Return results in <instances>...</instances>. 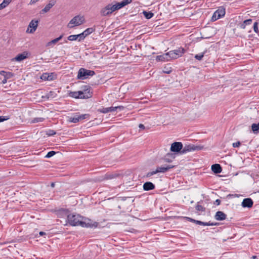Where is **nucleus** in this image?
<instances>
[{"mask_svg": "<svg viewBox=\"0 0 259 259\" xmlns=\"http://www.w3.org/2000/svg\"><path fill=\"white\" fill-rule=\"evenodd\" d=\"M258 23L257 22H255L253 23V30H254V32H255L256 33L258 32Z\"/></svg>", "mask_w": 259, "mask_h": 259, "instance_id": "41", "label": "nucleus"}, {"mask_svg": "<svg viewBox=\"0 0 259 259\" xmlns=\"http://www.w3.org/2000/svg\"><path fill=\"white\" fill-rule=\"evenodd\" d=\"M115 11L116 9L114 5L108 4L101 10L100 14L102 16H107Z\"/></svg>", "mask_w": 259, "mask_h": 259, "instance_id": "6", "label": "nucleus"}, {"mask_svg": "<svg viewBox=\"0 0 259 259\" xmlns=\"http://www.w3.org/2000/svg\"><path fill=\"white\" fill-rule=\"evenodd\" d=\"M251 130L254 134H257L259 133V122L252 124Z\"/></svg>", "mask_w": 259, "mask_h": 259, "instance_id": "23", "label": "nucleus"}, {"mask_svg": "<svg viewBox=\"0 0 259 259\" xmlns=\"http://www.w3.org/2000/svg\"><path fill=\"white\" fill-rule=\"evenodd\" d=\"M174 167L175 166L174 165H167L165 166L157 167V169L158 172L164 173Z\"/></svg>", "mask_w": 259, "mask_h": 259, "instance_id": "17", "label": "nucleus"}, {"mask_svg": "<svg viewBox=\"0 0 259 259\" xmlns=\"http://www.w3.org/2000/svg\"><path fill=\"white\" fill-rule=\"evenodd\" d=\"M95 28H93L92 27H90V28H88L86 29L83 31V32H84V33L85 34V36H86V37H87V36H88L90 34L92 33L94 31H95Z\"/></svg>", "mask_w": 259, "mask_h": 259, "instance_id": "30", "label": "nucleus"}, {"mask_svg": "<svg viewBox=\"0 0 259 259\" xmlns=\"http://www.w3.org/2000/svg\"><path fill=\"white\" fill-rule=\"evenodd\" d=\"M225 9L222 7H220L218 9L215 11L212 15L211 17V21H215L223 17L225 15Z\"/></svg>", "mask_w": 259, "mask_h": 259, "instance_id": "7", "label": "nucleus"}, {"mask_svg": "<svg viewBox=\"0 0 259 259\" xmlns=\"http://www.w3.org/2000/svg\"><path fill=\"white\" fill-rule=\"evenodd\" d=\"M80 94L79 91L77 92H70L69 93V96L73 98L80 99Z\"/></svg>", "mask_w": 259, "mask_h": 259, "instance_id": "26", "label": "nucleus"}, {"mask_svg": "<svg viewBox=\"0 0 259 259\" xmlns=\"http://www.w3.org/2000/svg\"><path fill=\"white\" fill-rule=\"evenodd\" d=\"M240 145V142H237L233 144V146L234 148L238 147Z\"/></svg>", "mask_w": 259, "mask_h": 259, "instance_id": "47", "label": "nucleus"}, {"mask_svg": "<svg viewBox=\"0 0 259 259\" xmlns=\"http://www.w3.org/2000/svg\"><path fill=\"white\" fill-rule=\"evenodd\" d=\"M156 60L157 61H168L170 60L167 53L163 55L157 56Z\"/></svg>", "mask_w": 259, "mask_h": 259, "instance_id": "15", "label": "nucleus"}, {"mask_svg": "<svg viewBox=\"0 0 259 259\" xmlns=\"http://www.w3.org/2000/svg\"><path fill=\"white\" fill-rule=\"evenodd\" d=\"M226 217V214L221 211H217L215 215V219L218 221L225 220Z\"/></svg>", "mask_w": 259, "mask_h": 259, "instance_id": "14", "label": "nucleus"}, {"mask_svg": "<svg viewBox=\"0 0 259 259\" xmlns=\"http://www.w3.org/2000/svg\"><path fill=\"white\" fill-rule=\"evenodd\" d=\"M80 99H89L92 96V92L90 87H85L82 91H79Z\"/></svg>", "mask_w": 259, "mask_h": 259, "instance_id": "9", "label": "nucleus"}, {"mask_svg": "<svg viewBox=\"0 0 259 259\" xmlns=\"http://www.w3.org/2000/svg\"><path fill=\"white\" fill-rule=\"evenodd\" d=\"M114 5L115 6L116 10H119L122 8V7L125 6V5L124 4L122 1L120 3H117Z\"/></svg>", "mask_w": 259, "mask_h": 259, "instance_id": "32", "label": "nucleus"}, {"mask_svg": "<svg viewBox=\"0 0 259 259\" xmlns=\"http://www.w3.org/2000/svg\"><path fill=\"white\" fill-rule=\"evenodd\" d=\"M196 224L199 225H203V226H216L218 224L217 223H210L209 222H201L200 221L197 220L196 221Z\"/></svg>", "mask_w": 259, "mask_h": 259, "instance_id": "24", "label": "nucleus"}, {"mask_svg": "<svg viewBox=\"0 0 259 259\" xmlns=\"http://www.w3.org/2000/svg\"><path fill=\"white\" fill-rule=\"evenodd\" d=\"M41 78L44 80H52L53 79V74L51 73V74L49 73H44Z\"/></svg>", "mask_w": 259, "mask_h": 259, "instance_id": "22", "label": "nucleus"}, {"mask_svg": "<svg viewBox=\"0 0 259 259\" xmlns=\"http://www.w3.org/2000/svg\"><path fill=\"white\" fill-rule=\"evenodd\" d=\"M244 22L245 25H248L251 24V23L252 22V19H249L244 21Z\"/></svg>", "mask_w": 259, "mask_h": 259, "instance_id": "44", "label": "nucleus"}, {"mask_svg": "<svg viewBox=\"0 0 259 259\" xmlns=\"http://www.w3.org/2000/svg\"><path fill=\"white\" fill-rule=\"evenodd\" d=\"M85 22L84 16L77 15L71 19L67 24V27L72 28L75 26L81 25Z\"/></svg>", "mask_w": 259, "mask_h": 259, "instance_id": "2", "label": "nucleus"}, {"mask_svg": "<svg viewBox=\"0 0 259 259\" xmlns=\"http://www.w3.org/2000/svg\"><path fill=\"white\" fill-rule=\"evenodd\" d=\"M139 127L140 128H142V129H144L145 128V126L143 124H140Z\"/></svg>", "mask_w": 259, "mask_h": 259, "instance_id": "53", "label": "nucleus"}, {"mask_svg": "<svg viewBox=\"0 0 259 259\" xmlns=\"http://www.w3.org/2000/svg\"><path fill=\"white\" fill-rule=\"evenodd\" d=\"M77 116H78V113H76L72 117H69L68 121L70 122L77 123L80 121L79 118H77Z\"/></svg>", "mask_w": 259, "mask_h": 259, "instance_id": "25", "label": "nucleus"}, {"mask_svg": "<svg viewBox=\"0 0 259 259\" xmlns=\"http://www.w3.org/2000/svg\"><path fill=\"white\" fill-rule=\"evenodd\" d=\"M256 258H258V256L256 255H252L251 257V259H256Z\"/></svg>", "mask_w": 259, "mask_h": 259, "instance_id": "54", "label": "nucleus"}, {"mask_svg": "<svg viewBox=\"0 0 259 259\" xmlns=\"http://www.w3.org/2000/svg\"><path fill=\"white\" fill-rule=\"evenodd\" d=\"M6 82H7V79H6V78H5L4 79H3V80H2V83H3L5 84V83H6Z\"/></svg>", "mask_w": 259, "mask_h": 259, "instance_id": "56", "label": "nucleus"}, {"mask_svg": "<svg viewBox=\"0 0 259 259\" xmlns=\"http://www.w3.org/2000/svg\"><path fill=\"white\" fill-rule=\"evenodd\" d=\"M158 173V171L157 170V168L155 169V170H153V171H150V172H148L147 175H146V177L147 178H149V177H151L152 176L155 175V174H156Z\"/></svg>", "mask_w": 259, "mask_h": 259, "instance_id": "38", "label": "nucleus"}, {"mask_svg": "<svg viewBox=\"0 0 259 259\" xmlns=\"http://www.w3.org/2000/svg\"><path fill=\"white\" fill-rule=\"evenodd\" d=\"M55 184L54 183H52L51 184V186L52 188H54L55 187Z\"/></svg>", "mask_w": 259, "mask_h": 259, "instance_id": "57", "label": "nucleus"}, {"mask_svg": "<svg viewBox=\"0 0 259 259\" xmlns=\"http://www.w3.org/2000/svg\"><path fill=\"white\" fill-rule=\"evenodd\" d=\"M56 154V152L54 151H51L49 152L46 155V158H50L54 156Z\"/></svg>", "mask_w": 259, "mask_h": 259, "instance_id": "43", "label": "nucleus"}, {"mask_svg": "<svg viewBox=\"0 0 259 259\" xmlns=\"http://www.w3.org/2000/svg\"><path fill=\"white\" fill-rule=\"evenodd\" d=\"M221 203V200L220 199H217L215 201V202H214V204H217V205H220Z\"/></svg>", "mask_w": 259, "mask_h": 259, "instance_id": "52", "label": "nucleus"}, {"mask_svg": "<svg viewBox=\"0 0 259 259\" xmlns=\"http://www.w3.org/2000/svg\"><path fill=\"white\" fill-rule=\"evenodd\" d=\"M56 134V132L52 130H49L47 132V135L49 136H54Z\"/></svg>", "mask_w": 259, "mask_h": 259, "instance_id": "42", "label": "nucleus"}, {"mask_svg": "<svg viewBox=\"0 0 259 259\" xmlns=\"http://www.w3.org/2000/svg\"><path fill=\"white\" fill-rule=\"evenodd\" d=\"M55 4V1L52 0L50 1L49 3L47 4L45 7L42 10V12L44 13H47L50 11V10L54 6Z\"/></svg>", "mask_w": 259, "mask_h": 259, "instance_id": "18", "label": "nucleus"}, {"mask_svg": "<svg viewBox=\"0 0 259 259\" xmlns=\"http://www.w3.org/2000/svg\"><path fill=\"white\" fill-rule=\"evenodd\" d=\"M158 173V171L157 170V168L155 169V170H153V171H150V172H148L147 175H146V177L147 178H149V177H151L152 176L155 175V174H156Z\"/></svg>", "mask_w": 259, "mask_h": 259, "instance_id": "39", "label": "nucleus"}, {"mask_svg": "<svg viewBox=\"0 0 259 259\" xmlns=\"http://www.w3.org/2000/svg\"><path fill=\"white\" fill-rule=\"evenodd\" d=\"M185 52V50L183 48H179L172 51L167 52L170 60L171 59H176L182 56Z\"/></svg>", "mask_w": 259, "mask_h": 259, "instance_id": "5", "label": "nucleus"}, {"mask_svg": "<svg viewBox=\"0 0 259 259\" xmlns=\"http://www.w3.org/2000/svg\"><path fill=\"white\" fill-rule=\"evenodd\" d=\"M98 225V223L97 222H93L88 218H84L82 217L79 226H80L82 227L93 228H97Z\"/></svg>", "mask_w": 259, "mask_h": 259, "instance_id": "4", "label": "nucleus"}, {"mask_svg": "<svg viewBox=\"0 0 259 259\" xmlns=\"http://www.w3.org/2000/svg\"><path fill=\"white\" fill-rule=\"evenodd\" d=\"M56 96L57 94L55 92L50 91L47 93L44 96H42V98L46 99H49L50 98H54L56 97Z\"/></svg>", "mask_w": 259, "mask_h": 259, "instance_id": "21", "label": "nucleus"}, {"mask_svg": "<svg viewBox=\"0 0 259 259\" xmlns=\"http://www.w3.org/2000/svg\"><path fill=\"white\" fill-rule=\"evenodd\" d=\"M143 14L145 17L147 19L151 18L154 15V14L151 12H147L146 11H144L143 12Z\"/></svg>", "mask_w": 259, "mask_h": 259, "instance_id": "29", "label": "nucleus"}, {"mask_svg": "<svg viewBox=\"0 0 259 259\" xmlns=\"http://www.w3.org/2000/svg\"><path fill=\"white\" fill-rule=\"evenodd\" d=\"M68 40L70 41H74L78 40L77 35H70L67 37Z\"/></svg>", "mask_w": 259, "mask_h": 259, "instance_id": "37", "label": "nucleus"}, {"mask_svg": "<svg viewBox=\"0 0 259 259\" xmlns=\"http://www.w3.org/2000/svg\"><path fill=\"white\" fill-rule=\"evenodd\" d=\"M63 37V35H60L59 37L55 38V39H54L53 40H52L51 41H50L49 43H48V45H50V44H56V42H57L58 41H59L60 39H61V38H62Z\"/></svg>", "mask_w": 259, "mask_h": 259, "instance_id": "36", "label": "nucleus"}, {"mask_svg": "<svg viewBox=\"0 0 259 259\" xmlns=\"http://www.w3.org/2000/svg\"><path fill=\"white\" fill-rule=\"evenodd\" d=\"M27 58V56L24 53H22L18 55L15 58V60L17 61H21Z\"/></svg>", "mask_w": 259, "mask_h": 259, "instance_id": "27", "label": "nucleus"}, {"mask_svg": "<svg viewBox=\"0 0 259 259\" xmlns=\"http://www.w3.org/2000/svg\"><path fill=\"white\" fill-rule=\"evenodd\" d=\"M205 54V52H203L198 54H196L195 55L194 58L199 61H200L202 59L204 55Z\"/></svg>", "mask_w": 259, "mask_h": 259, "instance_id": "34", "label": "nucleus"}, {"mask_svg": "<svg viewBox=\"0 0 259 259\" xmlns=\"http://www.w3.org/2000/svg\"><path fill=\"white\" fill-rule=\"evenodd\" d=\"M8 119L9 118L6 117V116H0V122H3Z\"/></svg>", "mask_w": 259, "mask_h": 259, "instance_id": "45", "label": "nucleus"}, {"mask_svg": "<svg viewBox=\"0 0 259 259\" xmlns=\"http://www.w3.org/2000/svg\"><path fill=\"white\" fill-rule=\"evenodd\" d=\"M38 1V0H31L29 3V4L33 5V4H35V3H36Z\"/></svg>", "mask_w": 259, "mask_h": 259, "instance_id": "50", "label": "nucleus"}, {"mask_svg": "<svg viewBox=\"0 0 259 259\" xmlns=\"http://www.w3.org/2000/svg\"><path fill=\"white\" fill-rule=\"evenodd\" d=\"M202 147L199 146H195L192 144L186 145L181 151V154H185L188 152L194 151L195 150H201Z\"/></svg>", "mask_w": 259, "mask_h": 259, "instance_id": "8", "label": "nucleus"}, {"mask_svg": "<svg viewBox=\"0 0 259 259\" xmlns=\"http://www.w3.org/2000/svg\"><path fill=\"white\" fill-rule=\"evenodd\" d=\"M45 120L44 118L42 117H36L34 118L31 120V122L34 123H37V122H41L44 121Z\"/></svg>", "mask_w": 259, "mask_h": 259, "instance_id": "33", "label": "nucleus"}, {"mask_svg": "<svg viewBox=\"0 0 259 259\" xmlns=\"http://www.w3.org/2000/svg\"><path fill=\"white\" fill-rule=\"evenodd\" d=\"M11 0H4L3 2L0 4V10L5 8L10 3Z\"/></svg>", "mask_w": 259, "mask_h": 259, "instance_id": "28", "label": "nucleus"}, {"mask_svg": "<svg viewBox=\"0 0 259 259\" xmlns=\"http://www.w3.org/2000/svg\"><path fill=\"white\" fill-rule=\"evenodd\" d=\"M143 189L145 191H150L153 190L155 188V185L150 182H147L144 184Z\"/></svg>", "mask_w": 259, "mask_h": 259, "instance_id": "16", "label": "nucleus"}, {"mask_svg": "<svg viewBox=\"0 0 259 259\" xmlns=\"http://www.w3.org/2000/svg\"><path fill=\"white\" fill-rule=\"evenodd\" d=\"M39 235H40V236H42V235H44L46 234V233H45V232H44L40 231V232L39 233Z\"/></svg>", "mask_w": 259, "mask_h": 259, "instance_id": "55", "label": "nucleus"}, {"mask_svg": "<svg viewBox=\"0 0 259 259\" xmlns=\"http://www.w3.org/2000/svg\"><path fill=\"white\" fill-rule=\"evenodd\" d=\"M171 71L172 70L171 69H165V68H164V69L163 70V72L166 74H169L171 72Z\"/></svg>", "mask_w": 259, "mask_h": 259, "instance_id": "49", "label": "nucleus"}, {"mask_svg": "<svg viewBox=\"0 0 259 259\" xmlns=\"http://www.w3.org/2000/svg\"><path fill=\"white\" fill-rule=\"evenodd\" d=\"M196 209L198 211H205V208H204L202 205H199V204H197V205L196 206Z\"/></svg>", "mask_w": 259, "mask_h": 259, "instance_id": "40", "label": "nucleus"}, {"mask_svg": "<svg viewBox=\"0 0 259 259\" xmlns=\"http://www.w3.org/2000/svg\"><path fill=\"white\" fill-rule=\"evenodd\" d=\"M38 21L37 20H32L29 23L26 32L33 33H34L38 26Z\"/></svg>", "mask_w": 259, "mask_h": 259, "instance_id": "10", "label": "nucleus"}, {"mask_svg": "<svg viewBox=\"0 0 259 259\" xmlns=\"http://www.w3.org/2000/svg\"><path fill=\"white\" fill-rule=\"evenodd\" d=\"M253 201L250 198H245L242 202V206L243 207H251L253 205Z\"/></svg>", "mask_w": 259, "mask_h": 259, "instance_id": "13", "label": "nucleus"}, {"mask_svg": "<svg viewBox=\"0 0 259 259\" xmlns=\"http://www.w3.org/2000/svg\"><path fill=\"white\" fill-rule=\"evenodd\" d=\"M124 108L123 106H115V107H106V108H102V109H100L99 110V111L101 113H107L108 112H112L115 111H116L117 109L121 110H122Z\"/></svg>", "mask_w": 259, "mask_h": 259, "instance_id": "11", "label": "nucleus"}, {"mask_svg": "<svg viewBox=\"0 0 259 259\" xmlns=\"http://www.w3.org/2000/svg\"><path fill=\"white\" fill-rule=\"evenodd\" d=\"M95 74V72L93 70L80 68L78 72L77 78L83 80L88 78L89 76H92Z\"/></svg>", "mask_w": 259, "mask_h": 259, "instance_id": "3", "label": "nucleus"}, {"mask_svg": "<svg viewBox=\"0 0 259 259\" xmlns=\"http://www.w3.org/2000/svg\"><path fill=\"white\" fill-rule=\"evenodd\" d=\"M211 170L215 174H219L221 173L222 169V167L219 164H214L212 165L211 166Z\"/></svg>", "mask_w": 259, "mask_h": 259, "instance_id": "19", "label": "nucleus"}, {"mask_svg": "<svg viewBox=\"0 0 259 259\" xmlns=\"http://www.w3.org/2000/svg\"><path fill=\"white\" fill-rule=\"evenodd\" d=\"M246 25H245V23H244V22L243 21V23H242L241 25H240V27L242 28V29H245V27H246Z\"/></svg>", "mask_w": 259, "mask_h": 259, "instance_id": "51", "label": "nucleus"}, {"mask_svg": "<svg viewBox=\"0 0 259 259\" xmlns=\"http://www.w3.org/2000/svg\"><path fill=\"white\" fill-rule=\"evenodd\" d=\"M77 36L78 41H81L83 40L86 37V36H85V34L83 32H82V33H81L79 34H77Z\"/></svg>", "mask_w": 259, "mask_h": 259, "instance_id": "35", "label": "nucleus"}, {"mask_svg": "<svg viewBox=\"0 0 259 259\" xmlns=\"http://www.w3.org/2000/svg\"><path fill=\"white\" fill-rule=\"evenodd\" d=\"M175 158V155L173 153H168L164 157V160L166 162H170L172 160Z\"/></svg>", "mask_w": 259, "mask_h": 259, "instance_id": "20", "label": "nucleus"}, {"mask_svg": "<svg viewBox=\"0 0 259 259\" xmlns=\"http://www.w3.org/2000/svg\"><path fill=\"white\" fill-rule=\"evenodd\" d=\"M186 218L187 220L189 221L190 222L195 223V224H196L197 220H195L189 217H186Z\"/></svg>", "mask_w": 259, "mask_h": 259, "instance_id": "46", "label": "nucleus"}, {"mask_svg": "<svg viewBox=\"0 0 259 259\" xmlns=\"http://www.w3.org/2000/svg\"><path fill=\"white\" fill-rule=\"evenodd\" d=\"M81 218L82 217L79 214L74 213L68 214L65 225H67V224H69L72 226H79Z\"/></svg>", "mask_w": 259, "mask_h": 259, "instance_id": "1", "label": "nucleus"}, {"mask_svg": "<svg viewBox=\"0 0 259 259\" xmlns=\"http://www.w3.org/2000/svg\"><path fill=\"white\" fill-rule=\"evenodd\" d=\"M183 148V144L180 142H175L173 143L170 147V150L174 152H180Z\"/></svg>", "mask_w": 259, "mask_h": 259, "instance_id": "12", "label": "nucleus"}, {"mask_svg": "<svg viewBox=\"0 0 259 259\" xmlns=\"http://www.w3.org/2000/svg\"><path fill=\"white\" fill-rule=\"evenodd\" d=\"M89 117L90 114H80L78 113V116H77V118H79L80 121L85 119H89Z\"/></svg>", "mask_w": 259, "mask_h": 259, "instance_id": "31", "label": "nucleus"}, {"mask_svg": "<svg viewBox=\"0 0 259 259\" xmlns=\"http://www.w3.org/2000/svg\"><path fill=\"white\" fill-rule=\"evenodd\" d=\"M122 2H123L124 4L126 6L130 4L132 2V0H123Z\"/></svg>", "mask_w": 259, "mask_h": 259, "instance_id": "48", "label": "nucleus"}]
</instances>
